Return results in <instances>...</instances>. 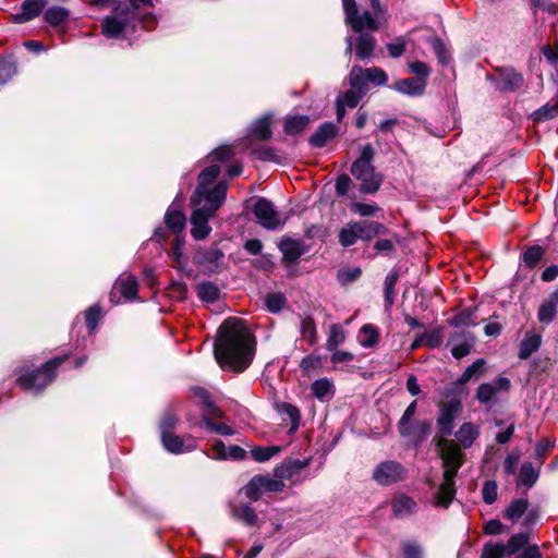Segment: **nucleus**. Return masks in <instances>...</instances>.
I'll list each match as a JSON object with an SVG mask.
<instances>
[{"label":"nucleus","instance_id":"f8f14e48","mask_svg":"<svg viewBox=\"0 0 558 558\" xmlns=\"http://www.w3.org/2000/svg\"><path fill=\"white\" fill-rule=\"evenodd\" d=\"M223 258L225 254L217 245L198 251L194 257L195 263L205 274L218 272L222 266Z\"/></svg>","mask_w":558,"mask_h":558},{"label":"nucleus","instance_id":"4468645a","mask_svg":"<svg viewBox=\"0 0 558 558\" xmlns=\"http://www.w3.org/2000/svg\"><path fill=\"white\" fill-rule=\"evenodd\" d=\"M311 459H287L274 470L275 477L279 480L298 481L301 473L310 466Z\"/></svg>","mask_w":558,"mask_h":558},{"label":"nucleus","instance_id":"774afa93","mask_svg":"<svg viewBox=\"0 0 558 558\" xmlns=\"http://www.w3.org/2000/svg\"><path fill=\"white\" fill-rule=\"evenodd\" d=\"M510 558H543L537 544L530 545L529 543L513 557Z\"/></svg>","mask_w":558,"mask_h":558},{"label":"nucleus","instance_id":"a211bd4d","mask_svg":"<svg viewBox=\"0 0 558 558\" xmlns=\"http://www.w3.org/2000/svg\"><path fill=\"white\" fill-rule=\"evenodd\" d=\"M161 441L163 448L174 454H180L183 452L192 451L196 448L195 440L193 438H187L186 440H183L179 436L174 435L173 433H165L161 436Z\"/></svg>","mask_w":558,"mask_h":558},{"label":"nucleus","instance_id":"5fc2aeb1","mask_svg":"<svg viewBox=\"0 0 558 558\" xmlns=\"http://www.w3.org/2000/svg\"><path fill=\"white\" fill-rule=\"evenodd\" d=\"M544 255V250L539 245L529 247L522 256L523 263L526 267L533 268L541 260Z\"/></svg>","mask_w":558,"mask_h":558},{"label":"nucleus","instance_id":"473e14b6","mask_svg":"<svg viewBox=\"0 0 558 558\" xmlns=\"http://www.w3.org/2000/svg\"><path fill=\"white\" fill-rule=\"evenodd\" d=\"M276 409H277L278 413H280L281 415H286L287 418L289 420V422L291 424V426L289 428V434L295 433L300 426V420H301V414H300L299 409L289 402L277 403Z\"/></svg>","mask_w":558,"mask_h":558},{"label":"nucleus","instance_id":"ea45409f","mask_svg":"<svg viewBox=\"0 0 558 558\" xmlns=\"http://www.w3.org/2000/svg\"><path fill=\"white\" fill-rule=\"evenodd\" d=\"M357 225L355 222H349L345 226L341 228L339 231V243L344 246L349 247L354 245L357 240H360L359 231H357Z\"/></svg>","mask_w":558,"mask_h":558},{"label":"nucleus","instance_id":"b1692460","mask_svg":"<svg viewBox=\"0 0 558 558\" xmlns=\"http://www.w3.org/2000/svg\"><path fill=\"white\" fill-rule=\"evenodd\" d=\"M361 92L353 88L347 90L336 99L337 119L341 121L345 114V108H354L364 97Z\"/></svg>","mask_w":558,"mask_h":558},{"label":"nucleus","instance_id":"0eeeda50","mask_svg":"<svg viewBox=\"0 0 558 558\" xmlns=\"http://www.w3.org/2000/svg\"><path fill=\"white\" fill-rule=\"evenodd\" d=\"M253 214L258 225L266 230L280 229L284 221L281 215L277 211L275 205L264 197H258L253 206Z\"/></svg>","mask_w":558,"mask_h":558},{"label":"nucleus","instance_id":"09e8293b","mask_svg":"<svg viewBox=\"0 0 558 558\" xmlns=\"http://www.w3.org/2000/svg\"><path fill=\"white\" fill-rule=\"evenodd\" d=\"M287 303L286 296L281 292L268 293L265 298V306L270 313H279Z\"/></svg>","mask_w":558,"mask_h":558},{"label":"nucleus","instance_id":"1a4fd4ad","mask_svg":"<svg viewBox=\"0 0 558 558\" xmlns=\"http://www.w3.org/2000/svg\"><path fill=\"white\" fill-rule=\"evenodd\" d=\"M405 469L397 461L387 460L380 462L373 472V478L376 483L383 486H389L403 480Z\"/></svg>","mask_w":558,"mask_h":558},{"label":"nucleus","instance_id":"a18cd8bd","mask_svg":"<svg viewBox=\"0 0 558 558\" xmlns=\"http://www.w3.org/2000/svg\"><path fill=\"white\" fill-rule=\"evenodd\" d=\"M300 332L304 340L308 342V344L313 345L316 343L317 333H316V325L312 317H302L300 323Z\"/></svg>","mask_w":558,"mask_h":558},{"label":"nucleus","instance_id":"c9c22d12","mask_svg":"<svg viewBox=\"0 0 558 558\" xmlns=\"http://www.w3.org/2000/svg\"><path fill=\"white\" fill-rule=\"evenodd\" d=\"M311 392L320 401H327L332 398L333 385L328 378H320L311 385Z\"/></svg>","mask_w":558,"mask_h":558},{"label":"nucleus","instance_id":"bb28decb","mask_svg":"<svg viewBox=\"0 0 558 558\" xmlns=\"http://www.w3.org/2000/svg\"><path fill=\"white\" fill-rule=\"evenodd\" d=\"M417 402L413 400L403 412L401 418L398 422V429L401 436L411 437L414 433V416L416 413Z\"/></svg>","mask_w":558,"mask_h":558},{"label":"nucleus","instance_id":"aec40b11","mask_svg":"<svg viewBox=\"0 0 558 558\" xmlns=\"http://www.w3.org/2000/svg\"><path fill=\"white\" fill-rule=\"evenodd\" d=\"M279 250L282 253V259L284 263L292 264L299 260V258L305 253L304 243L300 240H293L284 238L279 244Z\"/></svg>","mask_w":558,"mask_h":558},{"label":"nucleus","instance_id":"f704fd0d","mask_svg":"<svg viewBox=\"0 0 558 558\" xmlns=\"http://www.w3.org/2000/svg\"><path fill=\"white\" fill-rule=\"evenodd\" d=\"M231 515L238 521L246 525L253 526L257 522V514L255 510L248 505H232Z\"/></svg>","mask_w":558,"mask_h":558},{"label":"nucleus","instance_id":"7ed1b4c3","mask_svg":"<svg viewBox=\"0 0 558 558\" xmlns=\"http://www.w3.org/2000/svg\"><path fill=\"white\" fill-rule=\"evenodd\" d=\"M375 150L371 144L361 148L360 156L351 165L352 175L361 182L360 191L363 194L376 193L383 183V175L377 173L373 165Z\"/></svg>","mask_w":558,"mask_h":558},{"label":"nucleus","instance_id":"79ce46f5","mask_svg":"<svg viewBox=\"0 0 558 558\" xmlns=\"http://www.w3.org/2000/svg\"><path fill=\"white\" fill-rule=\"evenodd\" d=\"M307 116H292L288 117L284 121V132L290 135L301 134L308 124Z\"/></svg>","mask_w":558,"mask_h":558},{"label":"nucleus","instance_id":"cd10ccee","mask_svg":"<svg viewBox=\"0 0 558 558\" xmlns=\"http://www.w3.org/2000/svg\"><path fill=\"white\" fill-rule=\"evenodd\" d=\"M180 197H181V194H179L175 197L173 204L169 207V209L167 210V213L165 215V222H166L168 229H170L173 233L181 232L185 226V217H184L183 213L181 210L174 208V205L179 201Z\"/></svg>","mask_w":558,"mask_h":558},{"label":"nucleus","instance_id":"bf43d9fd","mask_svg":"<svg viewBox=\"0 0 558 558\" xmlns=\"http://www.w3.org/2000/svg\"><path fill=\"white\" fill-rule=\"evenodd\" d=\"M16 73V64L11 59H0V85L5 84Z\"/></svg>","mask_w":558,"mask_h":558},{"label":"nucleus","instance_id":"c85d7f7f","mask_svg":"<svg viewBox=\"0 0 558 558\" xmlns=\"http://www.w3.org/2000/svg\"><path fill=\"white\" fill-rule=\"evenodd\" d=\"M376 40L373 35L362 33L357 36L355 41V56L360 60H365L372 57L375 49Z\"/></svg>","mask_w":558,"mask_h":558},{"label":"nucleus","instance_id":"f3484780","mask_svg":"<svg viewBox=\"0 0 558 558\" xmlns=\"http://www.w3.org/2000/svg\"><path fill=\"white\" fill-rule=\"evenodd\" d=\"M47 4V0H24L21 10L12 14L15 24H23L37 17Z\"/></svg>","mask_w":558,"mask_h":558},{"label":"nucleus","instance_id":"c03bdc74","mask_svg":"<svg viewBox=\"0 0 558 558\" xmlns=\"http://www.w3.org/2000/svg\"><path fill=\"white\" fill-rule=\"evenodd\" d=\"M529 508V500L526 498H520L513 500L506 510V518L512 522L518 521Z\"/></svg>","mask_w":558,"mask_h":558},{"label":"nucleus","instance_id":"13d9d810","mask_svg":"<svg viewBox=\"0 0 558 558\" xmlns=\"http://www.w3.org/2000/svg\"><path fill=\"white\" fill-rule=\"evenodd\" d=\"M320 357L317 355H306L300 362V369L305 376H311L320 366Z\"/></svg>","mask_w":558,"mask_h":558},{"label":"nucleus","instance_id":"69168bd1","mask_svg":"<svg viewBox=\"0 0 558 558\" xmlns=\"http://www.w3.org/2000/svg\"><path fill=\"white\" fill-rule=\"evenodd\" d=\"M201 397L204 401V416L203 421L205 422V417H208L213 421L214 417H221L222 412L219 408H217L208 398L207 392L202 390Z\"/></svg>","mask_w":558,"mask_h":558},{"label":"nucleus","instance_id":"052dcab7","mask_svg":"<svg viewBox=\"0 0 558 558\" xmlns=\"http://www.w3.org/2000/svg\"><path fill=\"white\" fill-rule=\"evenodd\" d=\"M558 117V102L546 104L534 112L535 121H545Z\"/></svg>","mask_w":558,"mask_h":558},{"label":"nucleus","instance_id":"f03ea898","mask_svg":"<svg viewBox=\"0 0 558 558\" xmlns=\"http://www.w3.org/2000/svg\"><path fill=\"white\" fill-rule=\"evenodd\" d=\"M214 354L225 371L241 373L250 366L254 356V339L242 319L230 317L221 324Z\"/></svg>","mask_w":558,"mask_h":558},{"label":"nucleus","instance_id":"de8ad7c7","mask_svg":"<svg viewBox=\"0 0 558 558\" xmlns=\"http://www.w3.org/2000/svg\"><path fill=\"white\" fill-rule=\"evenodd\" d=\"M281 451L279 446L254 447L251 449V456L256 462H266Z\"/></svg>","mask_w":558,"mask_h":558},{"label":"nucleus","instance_id":"f257e3e1","mask_svg":"<svg viewBox=\"0 0 558 558\" xmlns=\"http://www.w3.org/2000/svg\"><path fill=\"white\" fill-rule=\"evenodd\" d=\"M232 156L229 146L218 147L210 154L215 163L203 169L198 175L197 187L191 198L194 208L191 216V234L195 240H204L209 235L211 227L208 221L226 201L227 183L219 182L214 187H210V184L220 173L219 163L230 160Z\"/></svg>","mask_w":558,"mask_h":558},{"label":"nucleus","instance_id":"603ef678","mask_svg":"<svg viewBox=\"0 0 558 558\" xmlns=\"http://www.w3.org/2000/svg\"><path fill=\"white\" fill-rule=\"evenodd\" d=\"M557 305L549 299L546 300L538 308L537 317L542 324H550L556 315Z\"/></svg>","mask_w":558,"mask_h":558},{"label":"nucleus","instance_id":"72a5a7b5","mask_svg":"<svg viewBox=\"0 0 558 558\" xmlns=\"http://www.w3.org/2000/svg\"><path fill=\"white\" fill-rule=\"evenodd\" d=\"M360 240L369 241L378 234L385 233L386 228L377 221H356Z\"/></svg>","mask_w":558,"mask_h":558},{"label":"nucleus","instance_id":"680f3d73","mask_svg":"<svg viewBox=\"0 0 558 558\" xmlns=\"http://www.w3.org/2000/svg\"><path fill=\"white\" fill-rule=\"evenodd\" d=\"M398 281V274L390 272L385 279V302L387 306L393 305L395 286Z\"/></svg>","mask_w":558,"mask_h":558},{"label":"nucleus","instance_id":"0e129e2a","mask_svg":"<svg viewBox=\"0 0 558 558\" xmlns=\"http://www.w3.org/2000/svg\"><path fill=\"white\" fill-rule=\"evenodd\" d=\"M350 209L361 217H373L379 210V208L374 204H365L361 202H353L350 205Z\"/></svg>","mask_w":558,"mask_h":558},{"label":"nucleus","instance_id":"3c124183","mask_svg":"<svg viewBox=\"0 0 558 558\" xmlns=\"http://www.w3.org/2000/svg\"><path fill=\"white\" fill-rule=\"evenodd\" d=\"M264 493H279L284 488L282 480L270 475H258Z\"/></svg>","mask_w":558,"mask_h":558},{"label":"nucleus","instance_id":"20e7f679","mask_svg":"<svg viewBox=\"0 0 558 558\" xmlns=\"http://www.w3.org/2000/svg\"><path fill=\"white\" fill-rule=\"evenodd\" d=\"M65 361V356L54 357L45 363L41 368L35 371H25L17 378V384L24 390L40 392L56 378L57 368Z\"/></svg>","mask_w":558,"mask_h":558},{"label":"nucleus","instance_id":"2eb2a0df","mask_svg":"<svg viewBox=\"0 0 558 558\" xmlns=\"http://www.w3.org/2000/svg\"><path fill=\"white\" fill-rule=\"evenodd\" d=\"M214 460H243L246 456V451L236 445L227 447L221 440L217 439L211 444L210 452L207 454Z\"/></svg>","mask_w":558,"mask_h":558},{"label":"nucleus","instance_id":"49530a36","mask_svg":"<svg viewBox=\"0 0 558 558\" xmlns=\"http://www.w3.org/2000/svg\"><path fill=\"white\" fill-rule=\"evenodd\" d=\"M69 17V11L62 7H51L45 12V20L52 26L60 25Z\"/></svg>","mask_w":558,"mask_h":558},{"label":"nucleus","instance_id":"864d4df0","mask_svg":"<svg viewBox=\"0 0 558 558\" xmlns=\"http://www.w3.org/2000/svg\"><path fill=\"white\" fill-rule=\"evenodd\" d=\"M101 318V307L98 304H94L85 312V322L89 333H93Z\"/></svg>","mask_w":558,"mask_h":558},{"label":"nucleus","instance_id":"e2e57ef3","mask_svg":"<svg viewBox=\"0 0 558 558\" xmlns=\"http://www.w3.org/2000/svg\"><path fill=\"white\" fill-rule=\"evenodd\" d=\"M365 74L367 75L368 83H373L376 86H384L388 81L387 74L380 68L365 69Z\"/></svg>","mask_w":558,"mask_h":558},{"label":"nucleus","instance_id":"393cba45","mask_svg":"<svg viewBox=\"0 0 558 558\" xmlns=\"http://www.w3.org/2000/svg\"><path fill=\"white\" fill-rule=\"evenodd\" d=\"M338 128L331 122L322 124L310 137L313 147L322 148L337 134Z\"/></svg>","mask_w":558,"mask_h":558},{"label":"nucleus","instance_id":"4c0bfd02","mask_svg":"<svg viewBox=\"0 0 558 558\" xmlns=\"http://www.w3.org/2000/svg\"><path fill=\"white\" fill-rule=\"evenodd\" d=\"M349 84L351 88L365 95L368 89V80L367 75L365 74V69H362L359 65H354L349 74Z\"/></svg>","mask_w":558,"mask_h":558},{"label":"nucleus","instance_id":"8fccbe9b","mask_svg":"<svg viewBox=\"0 0 558 558\" xmlns=\"http://www.w3.org/2000/svg\"><path fill=\"white\" fill-rule=\"evenodd\" d=\"M242 492L245 494V496L253 500L257 501L262 495L264 494V490L260 485V480L258 475H255L243 488Z\"/></svg>","mask_w":558,"mask_h":558},{"label":"nucleus","instance_id":"2f4dec72","mask_svg":"<svg viewBox=\"0 0 558 558\" xmlns=\"http://www.w3.org/2000/svg\"><path fill=\"white\" fill-rule=\"evenodd\" d=\"M270 114H265L250 126V135L256 140L266 141L271 136Z\"/></svg>","mask_w":558,"mask_h":558},{"label":"nucleus","instance_id":"6ab92c4d","mask_svg":"<svg viewBox=\"0 0 558 558\" xmlns=\"http://www.w3.org/2000/svg\"><path fill=\"white\" fill-rule=\"evenodd\" d=\"M454 477L456 475H452L451 471L444 472V482L435 494V504L437 506L447 508L451 504L456 495Z\"/></svg>","mask_w":558,"mask_h":558},{"label":"nucleus","instance_id":"7c9ffc66","mask_svg":"<svg viewBox=\"0 0 558 558\" xmlns=\"http://www.w3.org/2000/svg\"><path fill=\"white\" fill-rule=\"evenodd\" d=\"M542 343V337L534 332H526L519 347V357L521 360L529 359L534 352H536Z\"/></svg>","mask_w":558,"mask_h":558},{"label":"nucleus","instance_id":"338daca9","mask_svg":"<svg viewBox=\"0 0 558 558\" xmlns=\"http://www.w3.org/2000/svg\"><path fill=\"white\" fill-rule=\"evenodd\" d=\"M498 486L495 481H486L482 488L483 500L487 505H492L497 500Z\"/></svg>","mask_w":558,"mask_h":558},{"label":"nucleus","instance_id":"37998d69","mask_svg":"<svg viewBox=\"0 0 558 558\" xmlns=\"http://www.w3.org/2000/svg\"><path fill=\"white\" fill-rule=\"evenodd\" d=\"M379 333L375 326L365 324L360 330V344L363 348H373L378 342Z\"/></svg>","mask_w":558,"mask_h":558},{"label":"nucleus","instance_id":"ddd939ff","mask_svg":"<svg viewBox=\"0 0 558 558\" xmlns=\"http://www.w3.org/2000/svg\"><path fill=\"white\" fill-rule=\"evenodd\" d=\"M474 337L471 332L460 330L453 331L447 342L454 359L460 360L469 355L474 345Z\"/></svg>","mask_w":558,"mask_h":558},{"label":"nucleus","instance_id":"c756f323","mask_svg":"<svg viewBox=\"0 0 558 558\" xmlns=\"http://www.w3.org/2000/svg\"><path fill=\"white\" fill-rule=\"evenodd\" d=\"M391 507L396 517L403 518L415 512L416 502L407 495H398L392 499Z\"/></svg>","mask_w":558,"mask_h":558},{"label":"nucleus","instance_id":"a878e982","mask_svg":"<svg viewBox=\"0 0 558 558\" xmlns=\"http://www.w3.org/2000/svg\"><path fill=\"white\" fill-rule=\"evenodd\" d=\"M480 436V427L471 422L463 423L456 432V438L459 444L468 449Z\"/></svg>","mask_w":558,"mask_h":558},{"label":"nucleus","instance_id":"39448f33","mask_svg":"<svg viewBox=\"0 0 558 558\" xmlns=\"http://www.w3.org/2000/svg\"><path fill=\"white\" fill-rule=\"evenodd\" d=\"M136 15L133 10L130 9L128 3H119L114 7L111 15H107L101 23V32L107 38H118L119 36L129 32V29H135L136 27Z\"/></svg>","mask_w":558,"mask_h":558},{"label":"nucleus","instance_id":"6e6552de","mask_svg":"<svg viewBox=\"0 0 558 558\" xmlns=\"http://www.w3.org/2000/svg\"><path fill=\"white\" fill-rule=\"evenodd\" d=\"M511 383L506 376L499 375L492 381L482 383L475 392L476 400L484 405L494 404L497 396L510 390Z\"/></svg>","mask_w":558,"mask_h":558},{"label":"nucleus","instance_id":"423d86ee","mask_svg":"<svg viewBox=\"0 0 558 558\" xmlns=\"http://www.w3.org/2000/svg\"><path fill=\"white\" fill-rule=\"evenodd\" d=\"M530 542L527 531L513 534L506 544L486 543L483 547L481 558H505L513 557Z\"/></svg>","mask_w":558,"mask_h":558},{"label":"nucleus","instance_id":"5701e85b","mask_svg":"<svg viewBox=\"0 0 558 558\" xmlns=\"http://www.w3.org/2000/svg\"><path fill=\"white\" fill-rule=\"evenodd\" d=\"M523 84V76L513 69H505L499 72L496 88L501 92L515 90Z\"/></svg>","mask_w":558,"mask_h":558},{"label":"nucleus","instance_id":"9d476101","mask_svg":"<svg viewBox=\"0 0 558 558\" xmlns=\"http://www.w3.org/2000/svg\"><path fill=\"white\" fill-rule=\"evenodd\" d=\"M138 283L134 276L122 275L116 281L112 292L111 301L113 303H121L122 301L129 302L137 299Z\"/></svg>","mask_w":558,"mask_h":558},{"label":"nucleus","instance_id":"4d7b16f0","mask_svg":"<svg viewBox=\"0 0 558 558\" xmlns=\"http://www.w3.org/2000/svg\"><path fill=\"white\" fill-rule=\"evenodd\" d=\"M344 339L345 337L343 328L337 324L332 325L330 327V333L327 340V349L329 351H335V349H337L338 345L343 343Z\"/></svg>","mask_w":558,"mask_h":558},{"label":"nucleus","instance_id":"6e6d98bb","mask_svg":"<svg viewBox=\"0 0 558 558\" xmlns=\"http://www.w3.org/2000/svg\"><path fill=\"white\" fill-rule=\"evenodd\" d=\"M409 72L415 75L416 80L426 83L430 75V68L423 61H413L409 63Z\"/></svg>","mask_w":558,"mask_h":558},{"label":"nucleus","instance_id":"9b49d317","mask_svg":"<svg viewBox=\"0 0 558 558\" xmlns=\"http://www.w3.org/2000/svg\"><path fill=\"white\" fill-rule=\"evenodd\" d=\"M462 410V403L458 399H451L441 403L437 416V427L442 435L449 436L453 430V423Z\"/></svg>","mask_w":558,"mask_h":558},{"label":"nucleus","instance_id":"dca6fc26","mask_svg":"<svg viewBox=\"0 0 558 558\" xmlns=\"http://www.w3.org/2000/svg\"><path fill=\"white\" fill-rule=\"evenodd\" d=\"M440 456L444 463V472L451 471L452 475H457L463 461V453L460 447L456 444L444 441Z\"/></svg>","mask_w":558,"mask_h":558},{"label":"nucleus","instance_id":"4be33fe9","mask_svg":"<svg viewBox=\"0 0 558 558\" xmlns=\"http://www.w3.org/2000/svg\"><path fill=\"white\" fill-rule=\"evenodd\" d=\"M355 33H361L364 29L375 32L378 29L377 17L369 11H364L362 14L359 12L352 15V20L347 22Z\"/></svg>","mask_w":558,"mask_h":558},{"label":"nucleus","instance_id":"58836bf2","mask_svg":"<svg viewBox=\"0 0 558 558\" xmlns=\"http://www.w3.org/2000/svg\"><path fill=\"white\" fill-rule=\"evenodd\" d=\"M486 362L484 359L475 360L471 365H469L462 375L456 381L457 385L462 386L469 383L472 379H478L484 374V366Z\"/></svg>","mask_w":558,"mask_h":558},{"label":"nucleus","instance_id":"412c9836","mask_svg":"<svg viewBox=\"0 0 558 558\" xmlns=\"http://www.w3.org/2000/svg\"><path fill=\"white\" fill-rule=\"evenodd\" d=\"M426 85L421 80L409 77L397 80L391 88L410 97H420L425 93Z\"/></svg>","mask_w":558,"mask_h":558},{"label":"nucleus","instance_id":"a19ab883","mask_svg":"<svg viewBox=\"0 0 558 558\" xmlns=\"http://www.w3.org/2000/svg\"><path fill=\"white\" fill-rule=\"evenodd\" d=\"M539 476V470L534 468L532 463H523L520 468L519 485H523L526 488L533 487Z\"/></svg>","mask_w":558,"mask_h":558},{"label":"nucleus","instance_id":"e433bc0d","mask_svg":"<svg viewBox=\"0 0 558 558\" xmlns=\"http://www.w3.org/2000/svg\"><path fill=\"white\" fill-rule=\"evenodd\" d=\"M198 298L206 303H215L220 298V289L211 281H202L196 287Z\"/></svg>","mask_w":558,"mask_h":558}]
</instances>
